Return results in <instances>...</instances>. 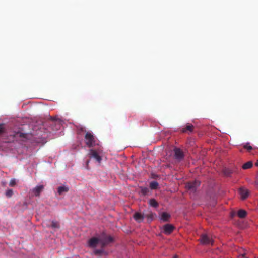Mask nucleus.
I'll list each match as a JSON object with an SVG mask.
<instances>
[{"label":"nucleus","instance_id":"obj_31","mask_svg":"<svg viewBox=\"0 0 258 258\" xmlns=\"http://www.w3.org/2000/svg\"><path fill=\"white\" fill-rule=\"evenodd\" d=\"M242 256L243 257H245V254H242Z\"/></svg>","mask_w":258,"mask_h":258},{"label":"nucleus","instance_id":"obj_21","mask_svg":"<svg viewBox=\"0 0 258 258\" xmlns=\"http://www.w3.org/2000/svg\"><path fill=\"white\" fill-rule=\"evenodd\" d=\"M159 186V184L157 181H152L150 183V187L152 189H156Z\"/></svg>","mask_w":258,"mask_h":258},{"label":"nucleus","instance_id":"obj_3","mask_svg":"<svg viewBox=\"0 0 258 258\" xmlns=\"http://www.w3.org/2000/svg\"><path fill=\"white\" fill-rule=\"evenodd\" d=\"M200 241L201 243L205 245H212L213 243V240L212 239L211 236L207 234H203L201 235Z\"/></svg>","mask_w":258,"mask_h":258},{"label":"nucleus","instance_id":"obj_19","mask_svg":"<svg viewBox=\"0 0 258 258\" xmlns=\"http://www.w3.org/2000/svg\"><path fill=\"white\" fill-rule=\"evenodd\" d=\"M252 162L251 161H248L245 163H244L242 167L243 169H248L250 168L252 166Z\"/></svg>","mask_w":258,"mask_h":258},{"label":"nucleus","instance_id":"obj_13","mask_svg":"<svg viewBox=\"0 0 258 258\" xmlns=\"http://www.w3.org/2000/svg\"><path fill=\"white\" fill-rule=\"evenodd\" d=\"M171 216L167 212H163L161 214L160 219L164 222L168 221Z\"/></svg>","mask_w":258,"mask_h":258},{"label":"nucleus","instance_id":"obj_1","mask_svg":"<svg viewBox=\"0 0 258 258\" xmlns=\"http://www.w3.org/2000/svg\"><path fill=\"white\" fill-rule=\"evenodd\" d=\"M112 241L113 239L110 236L103 233L98 237H93L90 238L88 240V246L92 248H95L99 244L100 245L101 248H104Z\"/></svg>","mask_w":258,"mask_h":258},{"label":"nucleus","instance_id":"obj_10","mask_svg":"<svg viewBox=\"0 0 258 258\" xmlns=\"http://www.w3.org/2000/svg\"><path fill=\"white\" fill-rule=\"evenodd\" d=\"M7 131L4 124H0V136L4 139H6V137L7 136Z\"/></svg>","mask_w":258,"mask_h":258},{"label":"nucleus","instance_id":"obj_9","mask_svg":"<svg viewBox=\"0 0 258 258\" xmlns=\"http://www.w3.org/2000/svg\"><path fill=\"white\" fill-rule=\"evenodd\" d=\"M133 217L137 222L141 223L144 219V213L142 214L139 212H136L134 214Z\"/></svg>","mask_w":258,"mask_h":258},{"label":"nucleus","instance_id":"obj_20","mask_svg":"<svg viewBox=\"0 0 258 258\" xmlns=\"http://www.w3.org/2000/svg\"><path fill=\"white\" fill-rule=\"evenodd\" d=\"M140 189H141V193L143 196H146V195H148V194L149 192V189L148 187H141Z\"/></svg>","mask_w":258,"mask_h":258},{"label":"nucleus","instance_id":"obj_16","mask_svg":"<svg viewBox=\"0 0 258 258\" xmlns=\"http://www.w3.org/2000/svg\"><path fill=\"white\" fill-rule=\"evenodd\" d=\"M101 248V249H95L93 253L96 255L101 256L105 253V251Z\"/></svg>","mask_w":258,"mask_h":258},{"label":"nucleus","instance_id":"obj_2","mask_svg":"<svg viewBox=\"0 0 258 258\" xmlns=\"http://www.w3.org/2000/svg\"><path fill=\"white\" fill-rule=\"evenodd\" d=\"M84 141L86 146L89 148L94 146L95 144V138L93 134L89 132H87L84 136Z\"/></svg>","mask_w":258,"mask_h":258},{"label":"nucleus","instance_id":"obj_5","mask_svg":"<svg viewBox=\"0 0 258 258\" xmlns=\"http://www.w3.org/2000/svg\"><path fill=\"white\" fill-rule=\"evenodd\" d=\"M174 157L178 162L182 161L184 157V154L181 149L178 148H175L174 149Z\"/></svg>","mask_w":258,"mask_h":258},{"label":"nucleus","instance_id":"obj_30","mask_svg":"<svg viewBox=\"0 0 258 258\" xmlns=\"http://www.w3.org/2000/svg\"><path fill=\"white\" fill-rule=\"evenodd\" d=\"M173 258H178V256L177 255H174Z\"/></svg>","mask_w":258,"mask_h":258},{"label":"nucleus","instance_id":"obj_7","mask_svg":"<svg viewBox=\"0 0 258 258\" xmlns=\"http://www.w3.org/2000/svg\"><path fill=\"white\" fill-rule=\"evenodd\" d=\"M175 229V227L171 224H165L163 227L164 233L165 234H170Z\"/></svg>","mask_w":258,"mask_h":258},{"label":"nucleus","instance_id":"obj_8","mask_svg":"<svg viewBox=\"0 0 258 258\" xmlns=\"http://www.w3.org/2000/svg\"><path fill=\"white\" fill-rule=\"evenodd\" d=\"M44 189L43 185H38L32 189V192L36 197H39Z\"/></svg>","mask_w":258,"mask_h":258},{"label":"nucleus","instance_id":"obj_4","mask_svg":"<svg viewBox=\"0 0 258 258\" xmlns=\"http://www.w3.org/2000/svg\"><path fill=\"white\" fill-rule=\"evenodd\" d=\"M88 156L90 158H94L98 163H100L102 158L99 153L95 150L90 149L89 151Z\"/></svg>","mask_w":258,"mask_h":258},{"label":"nucleus","instance_id":"obj_32","mask_svg":"<svg viewBox=\"0 0 258 258\" xmlns=\"http://www.w3.org/2000/svg\"><path fill=\"white\" fill-rule=\"evenodd\" d=\"M255 164H256V165L258 166V163H256Z\"/></svg>","mask_w":258,"mask_h":258},{"label":"nucleus","instance_id":"obj_12","mask_svg":"<svg viewBox=\"0 0 258 258\" xmlns=\"http://www.w3.org/2000/svg\"><path fill=\"white\" fill-rule=\"evenodd\" d=\"M69 190V188L68 186L63 185L59 186L57 188V192L59 195H62L63 193H66Z\"/></svg>","mask_w":258,"mask_h":258},{"label":"nucleus","instance_id":"obj_27","mask_svg":"<svg viewBox=\"0 0 258 258\" xmlns=\"http://www.w3.org/2000/svg\"><path fill=\"white\" fill-rule=\"evenodd\" d=\"M16 135L19 136L20 137H22L23 135V134L21 133H16Z\"/></svg>","mask_w":258,"mask_h":258},{"label":"nucleus","instance_id":"obj_17","mask_svg":"<svg viewBox=\"0 0 258 258\" xmlns=\"http://www.w3.org/2000/svg\"><path fill=\"white\" fill-rule=\"evenodd\" d=\"M246 213H247L246 211L242 209H240L238 211L237 215L239 218H243L246 216Z\"/></svg>","mask_w":258,"mask_h":258},{"label":"nucleus","instance_id":"obj_25","mask_svg":"<svg viewBox=\"0 0 258 258\" xmlns=\"http://www.w3.org/2000/svg\"><path fill=\"white\" fill-rule=\"evenodd\" d=\"M51 227L54 228H57L59 227V225L58 222L56 221H52L51 223Z\"/></svg>","mask_w":258,"mask_h":258},{"label":"nucleus","instance_id":"obj_15","mask_svg":"<svg viewBox=\"0 0 258 258\" xmlns=\"http://www.w3.org/2000/svg\"><path fill=\"white\" fill-rule=\"evenodd\" d=\"M144 218H147L149 222H151L153 219V214L152 212L144 213Z\"/></svg>","mask_w":258,"mask_h":258},{"label":"nucleus","instance_id":"obj_29","mask_svg":"<svg viewBox=\"0 0 258 258\" xmlns=\"http://www.w3.org/2000/svg\"><path fill=\"white\" fill-rule=\"evenodd\" d=\"M255 184L256 186V188H258V179L255 182Z\"/></svg>","mask_w":258,"mask_h":258},{"label":"nucleus","instance_id":"obj_23","mask_svg":"<svg viewBox=\"0 0 258 258\" xmlns=\"http://www.w3.org/2000/svg\"><path fill=\"white\" fill-rule=\"evenodd\" d=\"M6 196L8 198H11L13 195V191L11 189H9L6 190L5 193Z\"/></svg>","mask_w":258,"mask_h":258},{"label":"nucleus","instance_id":"obj_18","mask_svg":"<svg viewBox=\"0 0 258 258\" xmlns=\"http://www.w3.org/2000/svg\"><path fill=\"white\" fill-rule=\"evenodd\" d=\"M149 204L151 206L156 208L158 206V203L154 199H151L149 201Z\"/></svg>","mask_w":258,"mask_h":258},{"label":"nucleus","instance_id":"obj_28","mask_svg":"<svg viewBox=\"0 0 258 258\" xmlns=\"http://www.w3.org/2000/svg\"><path fill=\"white\" fill-rule=\"evenodd\" d=\"M89 160H88L86 162V166H87V168L88 169L89 168H88V165H89Z\"/></svg>","mask_w":258,"mask_h":258},{"label":"nucleus","instance_id":"obj_6","mask_svg":"<svg viewBox=\"0 0 258 258\" xmlns=\"http://www.w3.org/2000/svg\"><path fill=\"white\" fill-rule=\"evenodd\" d=\"M200 182L196 180L194 182H188L186 185V188L192 192H195L197 188L199 186Z\"/></svg>","mask_w":258,"mask_h":258},{"label":"nucleus","instance_id":"obj_14","mask_svg":"<svg viewBox=\"0 0 258 258\" xmlns=\"http://www.w3.org/2000/svg\"><path fill=\"white\" fill-rule=\"evenodd\" d=\"M194 129V126L190 124H187L185 128L182 129V133H185L187 131H189L190 132H192Z\"/></svg>","mask_w":258,"mask_h":258},{"label":"nucleus","instance_id":"obj_24","mask_svg":"<svg viewBox=\"0 0 258 258\" xmlns=\"http://www.w3.org/2000/svg\"><path fill=\"white\" fill-rule=\"evenodd\" d=\"M243 148L246 149L248 151H250L252 149V147L249 145V143H246L244 145Z\"/></svg>","mask_w":258,"mask_h":258},{"label":"nucleus","instance_id":"obj_26","mask_svg":"<svg viewBox=\"0 0 258 258\" xmlns=\"http://www.w3.org/2000/svg\"><path fill=\"white\" fill-rule=\"evenodd\" d=\"M16 184V180L15 179H12L9 183V185L10 186H14Z\"/></svg>","mask_w":258,"mask_h":258},{"label":"nucleus","instance_id":"obj_11","mask_svg":"<svg viewBox=\"0 0 258 258\" xmlns=\"http://www.w3.org/2000/svg\"><path fill=\"white\" fill-rule=\"evenodd\" d=\"M239 194L241 197L242 199L244 200L248 197L249 192L247 189L243 187H241L239 189Z\"/></svg>","mask_w":258,"mask_h":258},{"label":"nucleus","instance_id":"obj_22","mask_svg":"<svg viewBox=\"0 0 258 258\" xmlns=\"http://www.w3.org/2000/svg\"><path fill=\"white\" fill-rule=\"evenodd\" d=\"M223 172L225 176H229L232 173V171L229 169L224 168L223 170Z\"/></svg>","mask_w":258,"mask_h":258}]
</instances>
